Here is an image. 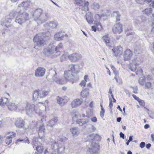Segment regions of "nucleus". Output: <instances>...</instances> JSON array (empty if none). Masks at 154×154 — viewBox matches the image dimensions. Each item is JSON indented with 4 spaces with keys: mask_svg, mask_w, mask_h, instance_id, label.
<instances>
[{
    "mask_svg": "<svg viewBox=\"0 0 154 154\" xmlns=\"http://www.w3.org/2000/svg\"><path fill=\"white\" fill-rule=\"evenodd\" d=\"M23 143H27L28 144L30 143L29 139L26 137L25 138L23 139Z\"/></svg>",
    "mask_w": 154,
    "mask_h": 154,
    "instance_id": "nucleus-53",
    "label": "nucleus"
},
{
    "mask_svg": "<svg viewBox=\"0 0 154 154\" xmlns=\"http://www.w3.org/2000/svg\"><path fill=\"white\" fill-rule=\"evenodd\" d=\"M70 131L73 136L76 137L79 134V130L76 127L72 128L70 129Z\"/></svg>",
    "mask_w": 154,
    "mask_h": 154,
    "instance_id": "nucleus-29",
    "label": "nucleus"
},
{
    "mask_svg": "<svg viewBox=\"0 0 154 154\" xmlns=\"http://www.w3.org/2000/svg\"><path fill=\"white\" fill-rule=\"evenodd\" d=\"M10 18L6 17L5 19V21L3 23V25H4L7 27H8L10 26V23L11 21V19L13 18H11L9 16Z\"/></svg>",
    "mask_w": 154,
    "mask_h": 154,
    "instance_id": "nucleus-32",
    "label": "nucleus"
},
{
    "mask_svg": "<svg viewBox=\"0 0 154 154\" xmlns=\"http://www.w3.org/2000/svg\"><path fill=\"white\" fill-rule=\"evenodd\" d=\"M8 99L7 98L3 97L0 99V106H4L5 104H7L8 103L7 102Z\"/></svg>",
    "mask_w": 154,
    "mask_h": 154,
    "instance_id": "nucleus-33",
    "label": "nucleus"
},
{
    "mask_svg": "<svg viewBox=\"0 0 154 154\" xmlns=\"http://www.w3.org/2000/svg\"><path fill=\"white\" fill-rule=\"evenodd\" d=\"M68 71H71L74 74H77L79 71V66L77 65L70 64L68 67Z\"/></svg>",
    "mask_w": 154,
    "mask_h": 154,
    "instance_id": "nucleus-15",
    "label": "nucleus"
},
{
    "mask_svg": "<svg viewBox=\"0 0 154 154\" xmlns=\"http://www.w3.org/2000/svg\"><path fill=\"white\" fill-rule=\"evenodd\" d=\"M42 10L41 8H38L35 10L33 14V16L35 21H36L38 24H40L45 22L43 20H41L40 17L42 13Z\"/></svg>",
    "mask_w": 154,
    "mask_h": 154,
    "instance_id": "nucleus-6",
    "label": "nucleus"
},
{
    "mask_svg": "<svg viewBox=\"0 0 154 154\" xmlns=\"http://www.w3.org/2000/svg\"><path fill=\"white\" fill-rule=\"evenodd\" d=\"M145 86L146 88L147 89H150L151 88L152 85V83L150 82H146L145 84Z\"/></svg>",
    "mask_w": 154,
    "mask_h": 154,
    "instance_id": "nucleus-45",
    "label": "nucleus"
},
{
    "mask_svg": "<svg viewBox=\"0 0 154 154\" xmlns=\"http://www.w3.org/2000/svg\"><path fill=\"white\" fill-rule=\"evenodd\" d=\"M38 140V138L35 137H34L33 138V142L34 144L35 143H34V142H36Z\"/></svg>",
    "mask_w": 154,
    "mask_h": 154,
    "instance_id": "nucleus-64",
    "label": "nucleus"
},
{
    "mask_svg": "<svg viewBox=\"0 0 154 154\" xmlns=\"http://www.w3.org/2000/svg\"><path fill=\"white\" fill-rule=\"evenodd\" d=\"M140 19V17H137L135 18L134 20V24L136 26L140 24L141 23Z\"/></svg>",
    "mask_w": 154,
    "mask_h": 154,
    "instance_id": "nucleus-38",
    "label": "nucleus"
},
{
    "mask_svg": "<svg viewBox=\"0 0 154 154\" xmlns=\"http://www.w3.org/2000/svg\"><path fill=\"white\" fill-rule=\"evenodd\" d=\"M89 122V119H86V118L84 117V119H78L76 121L77 123L80 126H82L84 124H86Z\"/></svg>",
    "mask_w": 154,
    "mask_h": 154,
    "instance_id": "nucleus-24",
    "label": "nucleus"
},
{
    "mask_svg": "<svg viewBox=\"0 0 154 154\" xmlns=\"http://www.w3.org/2000/svg\"><path fill=\"white\" fill-rule=\"evenodd\" d=\"M45 130L44 125L43 124H41L39 127L38 131L39 139H42L44 137Z\"/></svg>",
    "mask_w": 154,
    "mask_h": 154,
    "instance_id": "nucleus-18",
    "label": "nucleus"
},
{
    "mask_svg": "<svg viewBox=\"0 0 154 154\" xmlns=\"http://www.w3.org/2000/svg\"><path fill=\"white\" fill-rule=\"evenodd\" d=\"M44 32L42 33L38 34L35 35L33 38V41L36 44L38 47L43 46L45 43L44 39Z\"/></svg>",
    "mask_w": 154,
    "mask_h": 154,
    "instance_id": "nucleus-5",
    "label": "nucleus"
},
{
    "mask_svg": "<svg viewBox=\"0 0 154 154\" xmlns=\"http://www.w3.org/2000/svg\"><path fill=\"white\" fill-rule=\"evenodd\" d=\"M65 149V147L61 144L56 151L58 154H63L64 152Z\"/></svg>",
    "mask_w": 154,
    "mask_h": 154,
    "instance_id": "nucleus-31",
    "label": "nucleus"
},
{
    "mask_svg": "<svg viewBox=\"0 0 154 154\" xmlns=\"http://www.w3.org/2000/svg\"><path fill=\"white\" fill-rule=\"evenodd\" d=\"M152 12V9L151 8H147L143 11L144 13L147 15H150Z\"/></svg>",
    "mask_w": 154,
    "mask_h": 154,
    "instance_id": "nucleus-41",
    "label": "nucleus"
},
{
    "mask_svg": "<svg viewBox=\"0 0 154 154\" xmlns=\"http://www.w3.org/2000/svg\"><path fill=\"white\" fill-rule=\"evenodd\" d=\"M66 97V96L63 97L62 98L57 97V103L61 106L64 105L67 102V99L65 98Z\"/></svg>",
    "mask_w": 154,
    "mask_h": 154,
    "instance_id": "nucleus-21",
    "label": "nucleus"
},
{
    "mask_svg": "<svg viewBox=\"0 0 154 154\" xmlns=\"http://www.w3.org/2000/svg\"><path fill=\"white\" fill-rule=\"evenodd\" d=\"M86 20L90 24H92L93 23V19L91 16H89L88 15H86Z\"/></svg>",
    "mask_w": 154,
    "mask_h": 154,
    "instance_id": "nucleus-42",
    "label": "nucleus"
},
{
    "mask_svg": "<svg viewBox=\"0 0 154 154\" xmlns=\"http://www.w3.org/2000/svg\"><path fill=\"white\" fill-rule=\"evenodd\" d=\"M91 8L94 10H97L100 8V5L98 3L94 2L91 6Z\"/></svg>",
    "mask_w": 154,
    "mask_h": 154,
    "instance_id": "nucleus-40",
    "label": "nucleus"
},
{
    "mask_svg": "<svg viewBox=\"0 0 154 154\" xmlns=\"http://www.w3.org/2000/svg\"><path fill=\"white\" fill-rule=\"evenodd\" d=\"M132 62L131 64V65L132 64H133L134 65H137L139 64V59L137 57H134L132 60Z\"/></svg>",
    "mask_w": 154,
    "mask_h": 154,
    "instance_id": "nucleus-39",
    "label": "nucleus"
},
{
    "mask_svg": "<svg viewBox=\"0 0 154 154\" xmlns=\"http://www.w3.org/2000/svg\"><path fill=\"white\" fill-rule=\"evenodd\" d=\"M134 52L135 54H140L143 50V48L140 45L136 46L134 48Z\"/></svg>",
    "mask_w": 154,
    "mask_h": 154,
    "instance_id": "nucleus-36",
    "label": "nucleus"
},
{
    "mask_svg": "<svg viewBox=\"0 0 154 154\" xmlns=\"http://www.w3.org/2000/svg\"><path fill=\"white\" fill-rule=\"evenodd\" d=\"M82 103V99H76L72 101L71 103V106L72 108H76L80 106Z\"/></svg>",
    "mask_w": 154,
    "mask_h": 154,
    "instance_id": "nucleus-20",
    "label": "nucleus"
},
{
    "mask_svg": "<svg viewBox=\"0 0 154 154\" xmlns=\"http://www.w3.org/2000/svg\"><path fill=\"white\" fill-rule=\"evenodd\" d=\"M139 104L142 106H144L145 105V102L144 101L142 100L139 99L138 101Z\"/></svg>",
    "mask_w": 154,
    "mask_h": 154,
    "instance_id": "nucleus-52",
    "label": "nucleus"
},
{
    "mask_svg": "<svg viewBox=\"0 0 154 154\" xmlns=\"http://www.w3.org/2000/svg\"><path fill=\"white\" fill-rule=\"evenodd\" d=\"M79 79V78L77 77H74V78H72L73 81L72 82L71 80L69 81L70 82H72V84H73L74 82H75Z\"/></svg>",
    "mask_w": 154,
    "mask_h": 154,
    "instance_id": "nucleus-50",
    "label": "nucleus"
},
{
    "mask_svg": "<svg viewBox=\"0 0 154 154\" xmlns=\"http://www.w3.org/2000/svg\"><path fill=\"white\" fill-rule=\"evenodd\" d=\"M52 141H50V144L51 145V148L52 149L56 151L57 149L58 148V146L61 144L60 141H59L57 142L54 141H53V139H52Z\"/></svg>",
    "mask_w": 154,
    "mask_h": 154,
    "instance_id": "nucleus-22",
    "label": "nucleus"
},
{
    "mask_svg": "<svg viewBox=\"0 0 154 154\" xmlns=\"http://www.w3.org/2000/svg\"><path fill=\"white\" fill-rule=\"evenodd\" d=\"M113 16L116 17L117 16H119L120 14L118 11H114L113 12Z\"/></svg>",
    "mask_w": 154,
    "mask_h": 154,
    "instance_id": "nucleus-54",
    "label": "nucleus"
},
{
    "mask_svg": "<svg viewBox=\"0 0 154 154\" xmlns=\"http://www.w3.org/2000/svg\"><path fill=\"white\" fill-rule=\"evenodd\" d=\"M58 119L57 117H54L53 119L50 120L47 124V125L51 127H53L57 121Z\"/></svg>",
    "mask_w": 154,
    "mask_h": 154,
    "instance_id": "nucleus-30",
    "label": "nucleus"
},
{
    "mask_svg": "<svg viewBox=\"0 0 154 154\" xmlns=\"http://www.w3.org/2000/svg\"><path fill=\"white\" fill-rule=\"evenodd\" d=\"M36 150L39 153H41L43 151V146H38L36 147Z\"/></svg>",
    "mask_w": 154,
    "mask_h": 154,
    "instance_id": "nucleus-44",
    "label": "nucleus"
},
{
    "mask_svg": "<svg viewBox=\"0 0 154 154\" xmlns=\"http://www.w3.org/2000/svg\"><path fill=\"white\" fill-rule=\"evenodd\" d=\"M44 54L47 56L53 58L60 55L58 51L56 52L55 46L53 45H49L48 47L44 50Z\"/></svg>",
    "mask_w": 154,
    "mask_h": 154,
    "instance_id": "nucleus-3",
    "label": "nucleus"
},
{
    "mask_svg": "<svg viewBox=\"0 0 154 154\" xmlns=\"http://www.w3.org/2000/svg\"><path fill=\"white\" fill-rule=\"evenodd\" d=\"M66 57H67V55L66 54H63L61 57V60L62 61L63 60H66Z\"/></svg>",
    "mask_w": 154,
    "mask_h": 154,
    "instance_id": "nucleus-55",
    "label": "nucleus"
},
{
    "mask_svg": "<svg viewBox=\"0 0 154 154\" xmlns=\"http://www.w3.org/2000/svg\"><path fill=\"white\" fill-rule=\"evenodd\" d=\"M146 78L148 80H153V78L152 76L148 75H147L146 77Z\"/></svg>",
    "mask_w": 154,
    "mask_h": 154,
    "instance_id": "nucleus-60",
    "label": "nucleus"
},
{
    "mask_svg": "<svg viewBox=\"0 0 154 154\" xmlns=\"http://www.w3.org/2000/svg\"><path fill=\"white\" fill-rule=\"evenodd\" d=\"M76 4H79V9L85 11L88 10L89 3L88 1L83 0H75Z\"/></svg>",
    "mask_w": 154,
    "mask_h": 154,
    "instance_id": "nucleus-7",
    "label": "nucleus"
},
{
    "mask_svg": "<svg viewBox=\"0 0 154 154\" xmlns=\"http://www.w3.org/2000/svg\"><path fill=\"white\" fill-rule=\"evenodd\" d=\"M36 107L33 104H31L29 103L27 104L26 107V114L30 116L31 114H32L34 112H35Z\"/></svg>",
    "mask_w": 154,
    "mask_h": 154,
    "instance_id": "nucleus-9",
    "label": "nucleus"
},
{
    "mask_svg": "<svg viewBox=\"0 0 154 154\" xmlns=\"http://www.w3.org/2000/svg\"><path fill=\"white\" fill-rule=\"evenodd\" d=\"M145 146V143L144 142H142L140 144V147L141 148H144Z\"/></svg>",
    "mask_w": 154,
    "mask_h": 154,
    "instance_id": "nucleus-58",
    "label": "nucleus"
},
{
    "mask_svg": "<svg viewBox=\"0 0 154 154\" xmlns=\"http://www.w3.org/2000/svg\"><path fill=\"white\" fill-rule=\"evenodd\" d=\"M102 39L108 47H109L111 46L110 42V38L108 34L103 36L102 37Z\"/></svg>",
    "mask_w": 154,
    "mask_h": 154,
    "instance_id": "nucleus-23",
    "label": "nucleus"
},
{
    "mask_svg": "<svg viewBox=\"0 0 154 154\" xmlns=\"http://www.w3.org/2000/svg\"><path fill=\"white\" fill-rule=\"evenodd\" d=\"M152 16L154 17V13L152 14ZM152 28L151 30V33L153 35H154V18L153 20V22L152 23Z\"/></svg>",
    "mask_w": 154,
    "mask_h": 154,
    "instance_id": "nucleus-48",
    "label": "nucleus"
},
{
    "mask_svg": "<svg viewBox=\"0 0 154 154\" xmlns=\"http://www.w3.org/2000/svg\"><path fill=\"white\" fill-rule=\"evenodd\" d=\"M49 93L48 91L36 90L33 94V99L35 100H39L40 99L46 97Z\"/></svg>",
    "mask_w": 154,
    "mask_h": 154,
    "instance_id": "nucleus-4",
    "label": "nucleus"
},
{
    "mask_svg": "<svg viewBox=\"0 0 154 154\" xmlns=\"http://www.w3.org/2000/svg\"><path fill=\"white\" fill-rule=\"evenodd\" d=\"M89 94V89L85 88L82 90L81 92V95L83 97H87Z\"/></svg>",
    "mask_w": 154,
    "mask_h": 154,
    "instance_id": "nucleus-34",
    "label": "nucleus"
},
{
    "mask_svg": "<svg viewBox=\"0 0 154 154\" xmlns=\"http://www.w3.org/2000/svg\"><path fill=\"white\" fill-rule=\"evenodd\" d=\"M88 128L89 129V131L91 132L94 131L96 130L95 128L92 125H88Z\"/></svg>",
    "mask_w": 154,
    "mask_h": 154,
    "instance_id": "nucleus-46",
    "label": "nucleus"
},
{
    "mask_svg": "<svg viewBox=\"0 0 154 154\" xmlns=\"http://www.w3.org/2000/svg\"><path fill=\"white\" fill-rule=\"evenodd\" d=\"M25 122L21 118H18L15 121L14 125L18 128H22L24 127Z\"/></svg>",
    "mask_w": 154,
    "mask_h": 154,
    "instance_id": "nucleus-14",
    "label": "nucleus"
},
{
    "mask_svg": "<svg viewBox=\"0 0 154 154\" xmlns=\"http://www.w3.org/2000/svg\"><path fill=\"white\" fill-rule=\"evenodd\" d=\"M55 49L56 51H58L60 54V50L63 49V45L62 43H60L56 47L55 46Z\"/></svg>",
    "mask_w": 154,
    "mask_h": 154,
    "instance_id": "nucleus-37",
    "label": "nucleus"
},
{
    "mask_svg": "<svg viewBox=\"0 0 154 154\" xmlns=\"http://www.w3.org/2000/svg\"><path fill=\"white\" fill-rule=\"evenodd\" d=\"M87 139V142L89 141V144L90 145V147L88 148V150H87V154H89L88 152L92 154L98 153L99 146L98 144L94 141L99 140V136L97 134H92L88 135Z\"/></svg>",
    "mask_w": 154,
    "mask_h": 154,
    "instance_id": "nucleus-2",
    "label": "nucleus"
},
{
    "mask_svg": "<svg viewBox=\"0 0 154 154\" xmlns=\"http://www.w3.org/2000/svg\"><path fill=\"white\" fill-rule=\"evenodd\" d=\"M91 120L92 122H97V118L95 117H90L89 120Z\"/></svg>",
    "mask_w": 154,
    "mask_h": 154,
    "instance_id": "nucleus-51",
    "label": "nucleus"
},
{
    "mask_svg": "<svg viewBox=\"0 0 154 154\" xmlns=\"http://www.w3.org/2000/svg\"><path fill=\"white\" fill-rule=\"evenodd\" d=\"M104 112L105 110H101L100 112V116L102 118H103L104 117Z\"/></svg>",
    "mask_w": 154,
    "mask_h": 154,
    "instance_id": "nucleus-56",
    "label": "nucleus"
},
{
    "mask_svg": "<svg viewBox=\"0 0 154 154\" xmlns=\"http://www.w3.org/2000/svg\"><path fill=\"white\" fill-rule=\"evenodd\" d=\"M53 72L54 75L52 76L50 74H49L47 77V80L50 82H55V80L56 79L57 75V73L55 71H53Z\"/></svg>",
    "mask_w": 154,
    "mask_h": 154,
    "instance_id": "nucleus-27",
    "label": "nucleus"
},
{
    "mask_svg": "<svg viewBox=\"0 0 154 154\" xmlns=\"http://www.w3.org/2000/svg\"><path fill=\"white\" fill-rule=\"evenodd\" d=\"M9 16L14 18L17 16L15 22L20 25L29 19V14L26 12H22L21 7L19 6L17 9L12 11L10 13Z\"/></svg>",
    "mask_w": 154,
    "mask_h": 154,
    "instance_id": "nucleus-1",
    "label": "nucleus"
},
{
    "mask_svg": "<svg viewBox=\"0 0 154 154\" xmlns=\"http://www.w3.org/2000/svg\"><path fill=\"white\" fill-rule=\"evenodd\" d=\"M64 36H65L61 32L56 33L54 35V38L56 40L60 41L62 40Z\"/></svg>",
    "mask_w": 154,
    "mask_h": 154,
    "instance_id": "nucleus-25",
    "label": "nucleus"
},
{
    "mask_svg": "<svg viewBox=\"0 0 154 154\" xmlns=\"http://www.w3.org/2000/svg\"><path fill=\"white\" fill-rule=\"evenodd\" d=\"M9 109L11 111H14L17 109L18 106L17 104L13 102L8 103L7 104Z\"/></svg>",
    "mask_w": 154,
    "mask_h": 154,
    "instance_id": "nucleus-26",
    "label": "nucleus"
},
{
    "mask_svg": "<svg viewBox=\"0 0 154 154\" xmlns=\"http://www.w3.org/2000/svg\"><path fill=\"white\" fill-rule=\"evenodd\" d=\"M67 71L66 70L64 72V78H59L57 77L55 82L57 84H63L67 82Z\"/></svg>",
    "mask_w": 154,
    "mask_h": 154,
    "instance_id": "nucleus-11",
    "label": "nucleus"
},
{
    "mask_svg": "<svg viewBox=\"0 0 154 154\" xmlns=\"http://www.w3.org/2000/svg\"><path fill=\"white\" fill-rule=\"evenodd\" d=\"M45 69L43 67H39L37 69L35 72V75L37 77H42L45 73Z\"/></svg>",
    "mask_w": 154,
    "mask_h": 154,
    "instance_id": "nucleus-16",
    "label": "nucleus"
},
{
    "mask_svg": "<svg viewBox=\"0 0 154 154\" xmlns=\"http://www.w3.org/2000/svg\"><path fill=\"white\" fill-rule=\"evenodd\" d=\"M58 25L56 21H51L46 23L44 25L47 29L55 28Z\"/></svg>",
    "mask_w": 154,
    "mask_h": 154,
    "instance_id": "nucleus-13",
    "label": "nucleus"
},
{
    "mask_svg": "<svg viewBox=\"0 0 154 154\" xmlns=\"http://www.w3.org/2000/svg\"><path fill=\"white\" fill-rule=\"evenodd\" d=\"M97 26L98 29H99L100 30L102 29V26L100 23L98 22L97 24Z\"/></svg>",
    "mask_w": 154,
    "mask_h": 154,
    "instance_id": "nucleus-57",
    "label": "nucleus"
},
{
    "mask_svg": "<svg viewBox=\"0 0 154 154\" xmlns=\"http://www.w3.org/2000/svg\"><path fill=\"white\" fill-rule=\"evenodd\" d=\"M80 85L81 86L85 87L86 85V82L85 81H82L80 83Z\"/></svg>",
    "mask_w": 154,
    "mask_h": 154,
    "instance_id": "nucleus-59",
    "label": "nucleus"
},
{
    "mask_svg": "<svg viewBox=\"0 0 154 154\" xmlns=\"http://www.w3.org/2000/svg\"><path fill=\"white\" fill-rule=\"evenodd\" d=\"M91 29L92 30L94 31V32H96L97 31V27L95 26H92L91 27Z\"/></svg>",
    "mask_w": 154,
    "mask_h": 154,
    "instance_id": "nucleus-63",
    "label": "nucleus"
},
{
    "mask_svg": "<svg viewBox=\"0 0 154 154\" xmlns=\"http://www.w3.org/2000/svg\"><path fill=\"white\" fill-rule=\"evenodd\" d=\"M144 0H136V2L137 3L140 4H142L144 3Z\"/></svg>",
    "mask_w": 154,
    "mask_h": 154,
    "instance_id": "nucleus-61",
    "label": "nucleus"
},
{
    "mask_svg": "<svg viewBox=\"0 0 154 154\" xmlns=\"http://www.w3.org/2000/svg\"><path fill=\"white\" fill-rule=\"evenodd\" d=\"M142 72L143 70L140 67H139L136 71V75H138L140 74H142Z\"/></svg>",
    "mask_w": 154,
    "mask_h": 154,
    "instance_id": "nucleus-49",
    "label": "nucleus"
},
{
    "mask_svg": "<svg viewBox=\"0 0 154 154\" xmlns=\"http://www.w3.org/2000/svg\"><path fill=\"white\" fill-rule=\"evenodd\" d=\"M112 51L114 54L115 56L116 57L118 54H121L123 51V49L122 47L119 45L116 48L113 49Z\"/></svg>",
    "mask_w": 154,
    "mask_h": 154,
    "instance_id": "nucleus-19",
    "label": "nucleus"
},
{
    "mask_svg": "<svg viewBox=\"0 0 154 154\" xmlns=\"http://www.w3.org/2000/svg\"><path fill=\"white\" fill-rule=\"evenodd\" d=\"M136 65H134L133 66L132 65V66H130L129 67V69L131 70L133 72L135 71L136 70Z\"/></svg>",
    "mask_w": 154,
    "mask_h": 154,
    "instance_id": "nucleus-47",
    "label": "nucleus"
},
{
    "mask_svg": "<svg viewBox=\"0 0 154 154\" xmlns=\"http://www.w3.org/2000/svg\"><path fill=\"white\" fill-rule=\"evenodd\" d=\"M8 134H10V135L6 137V139L5 140V143L8 145H9L12 143V138L14 137L16 135L15 133L13 132H9Z\"/></svg>",
    "mask_w": 154,
    "mask_h": 154,
    "instance_id": "nucleus-17",
    "label": "nucleus"
},
{
    "mask_svg": "<svg viewBox=\"0 0 154 154\" xmlns=\"http://www.w3.org/2000/svg\"><path fill=\"white\" fill-rule=\"evenodd\" d=\"M141 17V19L140 21L141 22H145L146 20V17L143 16H142L141 17Z\"/></svg>",
    "mask_w": 154,
    "mask_h": 154,
    "instance_id": "nucleus-62",
    "label": "nucleus"
},
{
    "mask_svg": "<svg viewBox=\"0 0 154 154\" xmlns=\"http://www.w3.org/2000/svg\"><path fill=\"white\" fill-rule=\"evenodd\" d=\"M35 112L36 113L38 114V115L42 117V118L41 119V121L43 122L42 120L45 119L46 117V116H45L43 115L42 111L37 108V109H36Z\"/></svg>",
    "mask_w": 154,
    "mask_h": 154,
    "instance_id": "nucleus-35",
    "label": "nucleus"
},
{
    "mask_svg": "<svg viewBox=\"0 0 154 154\" xmlns=\"http://www.w3.org/2000/svg\"><path fill=\"white\" fill-rule=\"evenodd\" d=\"M122 25L120 23H116L113 26L112 30L115 34H120L122 31Z\"/></svg>",
    "mask_w": 154,
    "mask_h": 154,
    "instance_id": "nucleus-10",
    "label": "nucleus"
},
{
    "mask_svg": "<svg viewBox=\"0 0 154 154\" xmlns=\"http://www.w3.org/2000/svg\"><path fill=\"white\" fill-rule=\"evenodd\" d=\"M69 60L72 62H76L81 59L82 55L78 53H73L68 56Z\"/></svg>",
    "mask_w": 154,
    "mask_h": 154,
    "instance_id": "nucleus-8",
    "label": "nucleus"
},
{
    "mask_svg": "<svg viewBox=\"0 0 154 154\" xmlns=\"http://www.w3.org/2000/svg\"><path fill=\"white\" fill-rule=\"evenodd\" d=\"M133 55L132 51L130 49L126 50L124 52L123 57L125 61L129 60Z\"/></svg>",
    "mask_w": 154,
    "mask_h": 154,
    "instance_id": "nucleus-12",
    "label": "nucleus"
},
{
    "mask_svg": "<svg viewBox=\"0 0 154 154\" xmlns=\"http://www.w3.org/2000/svg\"><path fill=\"white\" fill-rule=\"evenodd\" d=\"M145 81V78L143 77H140L138 80L139 83L141 85H144Z\"/></svg>",
    "mask_w": 154,
    "mask_h": 154,
    "instance_id": "nucleus-43",
    "label": "nucleus"
},
{
    "mask_svg": "<svg viewBox=\"0 0 154 154\" xmlns=\"http://www.w3.org/2000/svg\"><path fill=\"white\" fill-rule=\"evenodd\" d=\"M87 115L85 116L84 114H82V115L83 117L86 118V119H89L90 117H92L93 115V110L92 109H89L86 111Z\"/></svg>",
    "mask_w": 154,
    "mask_h": 154,
    "instance_id": "nucleus-28",
    "label": "nucleus"
}]
</instances>
